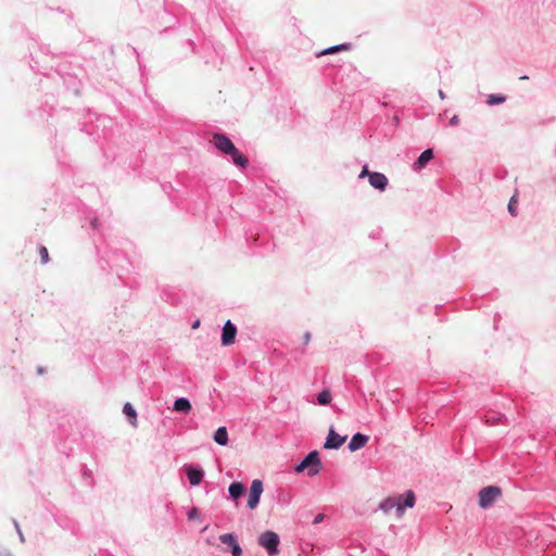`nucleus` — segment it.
<instances>
[{"instance_id":"nucleus-1","label":"nucleus","mask_w":556,"mask_h":556,"mask_svg":"<svg viewBox=\"0 0 556 556\" xmlns=\"http://www.w3.org/2000/svg\"><path fill=\"white\" fill-rule=\"evenodd\" d=\"M415 503V493L412 490H407L404 494V500L402 498V495L389 496L379 504V508L386 514L395 508L396 516L400 518L404 515L405 508H413Z\"/></svg>"},{"instance_id":"nucleus-2","label":"nucleus","mask_w":556,"mask_h":556,"mask_svg":"<svg viewBox=\"0 0 556 556\" xmlns=\"http://www.w3.org/2000/svg\"><path fill=\"white\" fill-rule=\"evenodd\" d=\"M210 142L218 149L220 152L225 154H229L232 156L233 162L239 165L243 166V156L239 152V150L233 146L231 140L226 137L223 134H213L212 139Z\"/></svg>"},{"instance_id":"nucleus-3","label":"nucleus","mask_w":556,"mask_h":556,"mask_svg":"<svg viewBox=\"0 0 556 556\" xmlns=\"http://www.w3.org/2000/svg\"><path fill=\"white\" fill-rule=\"evenodd\" d=\"M296 472L307 470L308 477H314L321 470V462L317 451L309 452L295 467Z\"/></svg>"},{"instance_id":"nucleus-4","label":"nucleus","mask_w":556,"mask_h":556,"mask_svg":"<svg viewBox=\"0 0 556 556\" xmlns=\"http://www.w3.org/2000/svg\"><path fill=\"white\" fill-rule=\"evenodd\" d=\"M279 535L274 531H265L258 536V544L263 546L270 556L279 553Z\"/></svg>"},{"instance_id":"nucleus-5","label":"nucleus","mask_w":556,"mask_h":556,"mask_svg":"<svg viewBox=\"0 0 556 556\" xmlns=\"http://www.w3.org/2000/svg\"><path fill=\"white\" fill-rule=\"evenodd\" d=\"M502 494V490L496 485H489L480 490L479 492V506L481 508L491 507L497 497Z\"/></svg>"},{"instance_id":"nucleus-6","label":"nucleus","mask_w":556,"mask_h":556,"mask_svg":"<svg viewBox=\"0 0 556 556\" xmlns=\"http://www.w3.org/2000/svg\"><path fill=\"white\" fill-rule=\"evenodd\" d=\"M262 493H263V481L260 479L253 480L251 488H250L248 503H247V505L251 509H254L257 507Z\"/></svg>"},{"instance_id":"nucleus-7","label":"nucleus","mask_w":556,"mask_h":556,"mask_svg":"<svg viewBox=\"0 0 556 556\" xmlns=\"http://www.w3.org/2000/svg\"><path fill=\"white\" fill-rule=\"evenodd\" d=\"M346 435L342 437L340 434H338L334 429L331 427L329 429V432H328V435L326 438V441L324 443V448L326 450H338L340 448L343 443L345 442L346 440Z\"/></svg>"},{"instance_id":"nucleus-8","label":"nucleus","mask_w":556,"mask_h":556,"mask_svg":"<svg viewBox=\"0 0 556 556\" xmlns=\"http://www.w3.org/2000/svg\"><path fill=\"white\" fill-rule=\"evenodd\" d=\"M368 178L371 187L379 191L386 190L389 180L384 174L379 172H372L371 174H368Z\"/></svg>"},{"instance_id":"nucleus-9","label":"nucleus","mask_w":556,"mask_h":556,"mask_svg":"<svg viewBox=\"0 0 556 556\" xmlns=\"http://www.w3.org/2000/svg\"><path fill=\"white\" fill-rule=\"evenodd\" d=\"M220 542L231 549L233 556H241V547L233 534L227 533L219 536Z\"/></svg>"},{"instance_id":"nucleus-10","label":"nucleus","mask_w":556,"mask_h":556,"mask_svg":"<svg viewBox=\"0 0 556 556\" xmlns=\"http://www.w3.org/2000/svg\"><path fill=\"white\" fill-rule=\"evenodd\" d=\"M237 334V328L231 324L230 320H228L223 328L222 333V344L223 345H230L235 342Z\"/></svg>"},{"instance_id":"nucleus-11","label":"nucleus","mask_w":556,"mask_h":556,"mask_svg":"<svg viewBox=\"0 0 556 556\" xmlns=\"http://www.w3.org/2000/svg\"><path fill=\"white\" fill-rule=\"evenodd\" d=\"M368 440V435L357 432L353 434V437L351 438L348 447L351 452H355L364 447L367 444Z\"/></svg>"},{"instance_id":"nucleus-12","label":"nucleus","mask_w":556,"mask_h":556,"mask_svg":"<svg viewBox=\"0 0 556 556\" xmlns=\"http://www.w3.org/2000/svg\"><path fill=\"white\" fill-rule=\"evenodd\" d=\"M433 159V150L426 149L421 152L418 159L414 162L413 168L414 170H420L427 166V164Z\"/></svg>"},{"instance_id":"nucleus-13","label":"nucleus","mask_w":556,"mask_h":556,"mask_svg":"<svg viewBox=\"0 0 556 556\" xmlns=\"http://www.w3.org/2000/svg\"><path fill=\"white\" fill-rule=\"evenodd\" d=\"M186 471H187V476H188L190 484L198 485L202 481L203 471L201 469H197L193 467H187Z\"/></svg>"},{"instance_id":"nucleus-14","label":"nucleus","mask_w":556,"mask_h":556,"mask_svg":"<svg viewBox=\"0 0 556 556\" xmlns=\"http://www.w3.org/2000/svg\"><path fill=\"white\" fill-rule=\"evenodd\" d=\"M174 409L187 414L191 410V404L189 400L180 397L174 402Z\"/></svg>"},{"instance_id":"nucleus-15","label":"nucleus","mask_w":556,"mask_h":556,"mask_svg":"<svg viewBox=\"0 0 556 556\" xmlns=\"http://www.w3.org/2000/svg\"><path fill=\"white\" fill-rule=\"evenodd\" d=\"M351 49V43H340L332 47H329L317 54V56L332 54L336 52L344 51Z\"/></svg>"},{"instance_id":"nucleus-16","label":"nucleus","mask_w":556,"mask_h":556,"mask_svg":"<svg viewBox=\"0 0 556 556\" xmlns=\"http://www.w3.org/2000/svg\"><path fill=\"white\" fill-rule=\"evenodd\" d=\"M214 441L219 445H226L228 441V433L225 427H220L214 434Z\"/></svg>"},{"instance_id":"nucleus-17","label":"nucleus","mask_w":556,"mask_h":556,"mask_svg":"<svg viewBox=\"0 0 556 556\" xmlns=\"http://www.w3.org/2000/svg\"><path fill=\"white\" fill-rule=\"evenodd\" d=\"M124 414L129 418L130 424L137 426V413L130 403H126L123 408Z\"/></svg>"},{"instance_id":"nucleus-18","label":"nucleus","mask_w":556,"mask_h":556,"mask_svg":"<svg viewBox=\"0 0 556 556\" xmlns=\"http://www.w3.org/2000/svg\"><path fill=\"white\" fill-rule=\"evenodd\" d=\"M332 400L331 392L328 389H324L317 394V402L319 405H328Z\"/></svg>"},{"instance_id":"nucleus-19","label":"nucleus","mask_w":556,"mask_h":556,"mask_svg":"<svg viewBox=\"0 0 556 556\" xmlns=\"http://www.w3.org/2000/svg\"><path fill=\"white\" fill-rule=\"evenodd\" d=\"M229 493L231 497L237 500L243 494V484L241 482H235L229 486Z\"/></svg>"},{"instance_id":"nucleus-20","label":"nucleus","mask_w":556,"mask_h":556,"mask_svg":"<svg viewBox=\"0 0 556 556\" xmlns=\"http://www.w3.org/2000/svg\"><path fill=\"white\" fill-rule=\"evenodd\" d=\"M506 100V97L503 96V94H500V93H493V94H490L488 100H486V103L489 105H495V104H501L503 103L504 101Z\"/></svg>"},{"instance_id":"nucleus-21","label":"nucleus","mask_w":556,"mask_h":556,"mask_svg":"<svg viewBox=\"0 0 556 556\" xmlns=\"http://www.w3.org/2000/svg\"><path fill=\"white\" fill-rule=\"evenodd\" d=\"M508 212L510 213L511 216H517L518 214L516 195H513L508 202Z\"/></svg>"},{"instance_id":"nucleus-22","label":"nucleus","mask_w":556,"mask_h":556,"mask_svg":"<svg viewBox=\"0 0 556 556\" xmlns=\"http://www.w3.org/2000/svg\"><path fill=\"white\" fill-rule=\"evenodd\" d=\"M39 255L42 264H47L49 262V252L46 247L41 245L39 248Z\"/></svg>"},{"instance_id":"nucleus-23","label":"nucleus","mask_w":556,"mask_h":556,"mask_svg":"<svg viewBox=\"0 0 556 556\" xmlns=\"http://www.w3.org/2000/svg\"><path fill=\"white\" fill-rule=\"evenodd\" d=\"M505 418L504 415H501V414H492L490 417H488V420L486 422H491V424H496V422H500L502 421V419Z\"/></svg>"},{"instance_id":"nucleus-24","label":"nucleus","mask_w":556,"mask_h":556,"mask_svg":"<svg viewBox=\"0 0 556 556\" xmlns=\"http://www.w3.org/2000/svg\"><path fill=\"white\" fill-rule=\"evenodd\" d=\"M200 517V511L197 507H192L188 513V519L193 520Z\"/></svg>"},{"instance_id":"nucleus-25","label":"nucleus","mask_w":556,"mask_h":556,"mask_svg":"<svg viewBox=\"0 0 556 556\" xmlns=\"http://www.w3.org/2000/svg\"><path fill=\"white\" fill-rule=\"evenodd\" d=\"M458 124H459V117L457 115L452 116V118L450 119V125L457 126Z\"/></svg>"},{"instance_id":"nucleus-26","label":"nucleus","mask_w":556,"mask_h":556,"mask_svg":"<svg viewBox=\"0 0 556 556\" xmlns=\"http://www.w3.org/2000/svg\"><path fill=\"white\" fill-rule=\"evenodd\" d=\"M323 520H324V514H318L315 516L313 523L317 525V523L321 522Z\"/></svg>"},{"instance_id":"nucleus-27","label":"nucleus","mask_w":556,"mask_h":556,"mask_svg":"<svg viewBox=\"0 0 556 556\" xmlns=\"http://www.w3.org/2000/svg\"><path fill=\"white\" fill-rule=\"evenodd\" d=\"M368 174H370V173L368 172L367 166H365L359 174V178H364L365 176H368Z\"/></svg>"},{"instance_id":"nucleus-28","label":"nucleus","mask_w":556,"mask_h":556,"mask_svg":"<svg viewBox=\"0 0 556 556\" xmlns=\"http://www.w3.org/2000/svg\"><path fill=\"white\" fill-rule=\"evenodd\" d=\"M311 340V333L309 332H305L304 334V343L307 344Z\"/></svg>"},{"instance_id":"nucleus-29","label":"nucleus","mask_w":556,"mask_h":556,"mask_svg":"<svg viewBox=\"0 0 556 556\" xmlns=\"http://www.w3.org/2000/svg\"><path fill=\"white\" fill-rule=\"evenodd\" d=\"M200 327V320H195L193 324H192V329H197Z\"/></svg>"},{"instance_id":"nucleus-30","label":"nucleus","mask_w":556,"mask_h":556,"mask_svg":"<svg viewBox=\"0 0 556 556\" xmlns=\"http://www.w3.org/2000/svg\"><path fill=\"white\" fill-rule=\"evenodd\" d=\"M439 96L443 99L445 97L444 92L442 90L439 91Z\"/></svg>"},{"instance_id":"nucleus-31","label":"nucleus","mask_w":556,"mask_h":556,"mask_svg":"<svg viewBox=\"0 0 556 556\" xmlns=\"http://www.w3.org/2000/svg\"><path fill=\"white\" fill-rule=\"evenodd\" d=\"M244 164H245V168H247V167H248V165H249V160H248V157H247V156H245Z\"/></svg>"},{"instance_id":"nucleus-32","label":"nucleus","mask_w":556,"mask_h":556,"mask_svg":"<svg viewBox=\"0 0 556 556\" xmlns=\"http://www.w3.org/2000/svg\"><path fill=\"white\" fill-rule=\"evenodd\" d=\"M520 79H528V76L523 75V76L520 77Z\"/></svg>"}]
</instances>
